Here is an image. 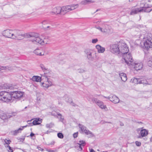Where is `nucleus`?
Wrapping results in <instances>:
<instances>
[{
	"mask_svg": "<svg viewBox=\"0 0 152 152\" xmlns=\"http://www.w3.org/2000/svg\"><path fill=\"white\" fill-rule=\"evenodd\" d=\"M12 93L4 91L0 92V100L4 102H9L12 100Z\"/></svg>",
	"mask_w": 152,
	"mask_h": 152,
	"instance_id": "1",
	"label": "nucleus"
},
{
	"mask_svg": "<svg viewBox=\"0 0 152 152\" xmlns=\"http://www.w3.org/2000/svg\"><path fill=\"white\" fill-rule=\"evenodd\" d=\"M78 7V4H74L65 6H63L61 7V15H64L67 12L76 9Z\"/></svg>",
	"mask_w": 152,
	"mask_h": 152,
	"instance_id": "2",
	"label": "nucleus"
},
{
	"mask_svg": "<svg viewBox=\"0 0 152 152\" xmlns=\"http://www.w3.org/2000/svg\"><path fill=\"white\" fill-rule=\"evenodd\" d=\"M29 36L30 37H32L31 41L34 43H38L42 45H44L48 44V41L45 38L42 39L39 37L34 36L33 35H29Z\"/></svg>",
	"mask_w": 152,
	"mask_h": 152,
	"instance_id": "3",
	"label": "nucleus"
},
{
	"mask_svg": "<svg viewBox=\"0 0 152 152\" xmlns=\"http://www.w3.org/2000/svg\"><path fill=\"white\" fill-rule=\"evenodd\" d=\"M119 54L123 55L125 53H127L129 51L128 47L125 42L123 41H120Z\"/></svg>",
	"mask_w": 152,
	"mask_h": 152,
	"instance_id": "4",
	"label": "nucleus"
},
{
	"mask_svg": "<svg viewBox=\"0 0 152 152\" xmlns=\"http://www.w3.org/2000/svg\"><path fill=\"white\" fill-rule=\"evenodd\" d=\"M124 60L125 63L128 65L134 64V60L130 53H125L122 56Z\"/></svg>",
	"mask_w": 152,
	"mask_h": 152,
	"instance_id": "5",
	"label": "nucleus"
},
{
	"mask_svg": "<svg viewBox=\"0 0 152 152\" xmlns=\"http://www.w3.org/2000/svg\"><path fill=\"white\" fill-rule=\"evenodd\" d=\"M120 43V41L119 42L111 45L110 46V51L111 52L113 53H115L117 54H119Z\"/></svg>",
	"mask_w": 152,
	"mask_h": 152,
	"instance_id": "6",
	"label": "nucleus"
},
{
	"mask_svg": "<svg viewBox=\"0 0 152 152\" xmlns=\"http://www.w3.org/2000/svg\"><path fill=\"white\" fill-rule=\"evenodd\" d=\"M11 93L12 97L16 99H20L24 94V93L21 91H14Z\"/></svg>",
	"mask_w": 152,
	"mask_h": 152,
	"instance_id": "7",
	"label": "nucleus"
},
{
	"mask_svg": "<svg viewBox=\"0 0 152 152\" xmlns=\"http://www.w3.org/2000/svg\"><path fill=\"white\" fill-rule=\"evenodd\" d=\"M79 127L82 132H84L86 134L88 135L90 137L93 136L92 133L89 130H87L86 127L84 125L79 124Z\"/></svg>",
	"mask_w": 152,
	"mask_h": 152,
	"instance_id": "8",
	"label": "nucleus"
},
{
	"mask_svg": "<svg viewBox=\"0 0 152 152\" xmlns=\"http://www.w3.org/2000/svg\"><path fill=\"white\" fill-rule=\"evenodd\" d=\"M3 35L6 37L12 39V30L7 29L4 31L2 32Z\"/></svg>",
	"mask_w": 152,
	"mask_h": 152,
	"instance_id": "9",
	"label": "nucleus"
},
{
	"mask_svg": "<svg viewBox=\"0 0 152 152\" xmlns=\"http://www.w3.org/2000/svg\"><path fill=\"white\" fill-rule=\"evenodd\" d=\"M145 49L148 50L152 48V41H143Z\"/></svg>",
	"mask_w": 152,
	"mask_h": 152,
	"instance_id": "10",
	"label": "nucleus"
},
{
	"mask_svg": "<svg viewBox=\"0 0 152 152\" xmlns=\"http://www.w3.org/2000/svg\"><path fill=\"white\" fill-rule=\"evenodd\" d=\"M143 11L145 12V8L140 7L139 8L134 9L132 10V11L130 12V15H134L138 13L139 12H140Z\"/></svg>",
	"mask_w": 152,
	"mask_h": 152,
	"instance_id": "11",
	"label": "nucleus"
},
{
	"mask_svg": "<svg viewBox=\"0 0 152 152\" xmlns=\"http://www.w3.org/2000/svg\"><path fill=\"white\" fill-rule=\"evenodd\" d=\"M86 53L87 57L88 59L91 61H93L95 60V57L94 56H92V55L91 50L87 49L85 51Z\"/></svg>",
	"mask_w": 152,
	"mask_h": 152,
	"instance_id": "12",
	"label": "nucleus"
},
{
	"mask_svg": "<svg viewBox=\"0 0 152 152\" xmlns=\"http://www.w3.org/2000/svg\"><path fill=\"white\" fill-rule=\"evenodd\" d=\"M133 64H134L131 65V66H132L136 70H140L142 68V64L141 63H137L134 62Z\"/></svg>",
	"mask_w": 152,
	"mask_h": 152,
	"instance_id": "13",
	"label": "nucleus"
},
{
	"mask_svg": "<svg viewBox=\"0 0 152 152\" xmlns=\"http://www.w3.org/2000/svg\"><path fill=\"white\" fill-rule=\"evenodd\" d=\"M34 53L37 56H44L45 53L42 48H38L35 49L34 51Z\"/></svg>",
	"mask_w": 152,
	"mask_h": 152,
	"instance_id": "14",
	"label": "nucleus"
},
{
	"mask_svg": "<svg viewBox=\"0 0 152 152\" xmlns=\"http://www.w3.org/2000/svg\"><path fill=\"white\" fill-rule=\"evenodd\" d=\"M12 39L18 38V37L20 36V31L17 30H12Z\"/></svg>",
	"mask_w": 152,
	"mask_h": 152,
	"instance_id": "15",
	"label": "nucleus"
},
{
	"mask_svg": "<svg viewBox=\"0 0 152 152\" xmlns=\"http://www.w3.org/2000/svg\"><path fill=\"white\" fill-rule=\"evenodd\" d=\"M152 41V34L147 33L145 34L143 38V41Z\"/></svg>",
	"mask_w": 152,
	"mask_h": 152,
	"instance_id": "16",
	"label": "nucleus"
},
{
	"mask_svg": "<svg viewBox=\"0 0 152 152\" xmlns=\"http://www.w3.org/2000/svg\"><path fill=\"white\" fill-rule=\"evenodd\" d=\"M61 8L60 7H57L54 8L52 12V13L56 14L61 15Z\"/></svg>",
	"mask_w": 152,
	"mask_h": 152,
	"instance_id": "17",
	"label": "nucleus"
},
{
	"mask_svg": "<svg viewBox=\"0 0 152 152\" xmlns=\"http://www.w3.org/2000/svg\"><path fill=\"white\" fill-rule=\"evenodd\" d=\"M96 48L97 50V52L99 53H103L105 51L104 48L102 47L99 45H97L96 46Z\"/></svg>",
	"mask_w": 152,
	"mask_h": 152,
	"instance_id": "18",
	"label": "nucleus"
},
{
	"mask_svg": "<svg viewBox=\"0 0 152 152\" xmlns=\"http://www.w3.org/2000/svg\"><path fill=\"white\" fill-rule=\"evenodd\" d=\"M102 27L103 31H103V33H108L110 31V27L109 26L103 24L102 25Z\"/></svg>",
	"mask_w": 152,
	"mask_h": 152,
	"instance_id": "19",
	"label": "nucleus"
},
{
	"mask_svg": "<svg viewBox=\"0 0 152 152\" xmlns=\"http://www.w3.org/2000/svg\"><path fill=\"white\" fill-rule=\"evenodd\" d=\"M110 101L115 104H116L119 102V99L116 96L113 95L110 97Z\"/></svg>",
	"mask_w": 152,
	"mask_h": 152,
	"instance_id": "20",
	"label": "nucleus"
},
{
	"mask_svg": "<svg viewBox=\"0 0 152 152\" xmlns=\"http://www.w3.org/2000/svg\"><path fill=\"white\" fill-rule=\"evenodd\" d=\"M42 122V119L39 118H36L34 119L32 122L33 125H37L40 124Z\"/></svg>",
	"mask_w": 152,
	"mask_h": 152,
	"instance_id": "21",
	"label": "nucleus"
},
{
	"mask_svg": "<svg viewBox=\"0 0 152 152\" xmlns=\"http://www.w3.org/2000/svg\"><path fill=\"white\" fill-rule=\"evenodd\" d=\"M141 136H139L138 137V138H141V137H145L148 134V131L145 129H142L141 130Z\"/></svg>",
	"mask_w": 152,
	"mask_h": 152,
	"instance_id": "22",
	"label": "nucleus"
},
{
	"mask_svg": "<svg viewBox=\"0 0 152 152\" xmlns=\"http://www.w3.org/2000/svg\"><path fill=\"white\" fill-rule=\"evenodd\" d=\"M119 75L122 81L124 82H125L126 81L127 78L126 74L122 72L119 73Z\"/></svg>",
	"mask_w": 152,
	"mask_h": 152,
	"instance_id": "23",
	"label": "nucleus"
},
{
	"mask_svg": "<svg viewBox=\"0 0 152 152\" xmlns=\"http://www.w3.org/2000/svg\"><path fill=\"white\" fill-rule=\"evenodd\" d=\"M85 142L83 141H80L79 143H78V150L80 151H81L82 150V146H83L85 145Z\"/></svg>",
	"mask_w": 152,
	"mask_h": 152,
	"instance_id": "24",
	"label": "nucleus"
},
{
	"mask_svg": "<svg viewBox=\"0 0 152 152\" xmlns=\"http://www.w3.org/2000/svg\"><path fill=\"white\" fill-rule=\"evenodd\" d=\"M96 104L101 109H105L106 108V106L104 105L103 104V103L99 100V101Z\"/></svg>",
	"mask_w": 152,
	"mask_h": 152,
	"instance_id": "25",
	"label": "nucleus"
},
{
	"mask_svg": "<svg viewBox=\"0 0 152 152\" xmlns=\"http://www.w3.org/2000/svg\"><path fill=\"white\" fill-rule=\"evenodd\" d=\"M41 77L38 76H33L32 78V80L37 82H40Z\"/></svg>",
	"mask_w": 152,
	"mask_h": 152,
	"instance_id": "26",
	"label": "nucleus"
},
{
	"mask_svg": "<svg viewBox=\"0 0 152 152\" xmlns=\"http://www.w3.org/2000/svg\"><path fill=\"white\" fill-rule=\"evenodd\" d=\"M88 100L90 101V99L91 100V101L93 103H95L96 104L98 101H99V100L98 99L96 98L95 97H92L91 96H90L89 97L88 99Z\"/></svg>",
	"mask_w": 152,
	"mask_h": 152,
	"instance_id": "27",
	"label": "nucleus"
},
{
	"mask_svg": "<svg viewBox=\"0 0 152 152\" xmlns=\"http://www.w3.org/2000/svg\"><path fill=\"white\" fill-rule=\"evenodd\" d=\"M139 81H140V84L142 83L144 84H147L150 85V84L148 83L146 80L144 78H140Z\"/></svg>",
	"mask_w": 152,
	"mask_h": 152,
	"instance_id": "28",
	"label": "nucleus"
},
{
	"mask_svg": "<svg viewBox=\"0 0 152 152\" xmlns=\"http://www.w3.org/2000/svg\"><path fill=\"white\" fill-rule=\"evenodd\" d=\"M88 2L93 3L94 2V1L92 0H85L82 1V3L83 4H86Z\"/></svg>",
	"mask_w": 152,
	"mask_h": 152,
	"instance_id": "29",
	"label": "nucleus"
},
{
	"mask_svg": "<svg viewBox=\"0 0 152 152\" xmlns=\"http://www.w3.org/2000/svg\"><path fill=\"white\" fill-rule=\"evenodd\" d=\"M4 142H5L4 145L5 147H6L7 145H9L11 142L10 140L7 139L4 140Z\"/></svg>",
	"mask_w": 152,
	"mask_h": 152,
	"instance_id": "30",
	"label": "nucleus"
},
{
	"mask_svg": "<svg viewBox=\"0 0 152 152\" xmlns=\"http://www.w3.org/2000/svg\"><path fill=\"white\" fill-rule=\"evenodd\" d=\"M139 80H140V78H134L132 80V81L134 83H135L140 84V81H139Z\"/></svg>",
	"mask_w": 152,
	"mask_h": 152,
	"instance_id": "31",
	"label": "nucleus"
},
{
	"mask_svg": "<svg viewBox=\"0 0 152 152\" xmlns=\"http://www.w3.org/2000/svg\"><path fill=\"white\" fill-rule=\"evenodd\" d=\"M54 126V124L52 123H50L49 124H46V126L48 128H52Z\"/></svg>",
	"mask_w": 152,
	"mask_h": 152,
	"instance_id": "32",
	"label": "nucleus"
},
{
	"mask_svg": "<svg viewBox=\"0 0 152 152\" xmlns=\"http://www.w3.org/2000/svg\"><path fill=\"white\" fill-rule=\"evenodd\" d=\"M148 65L151 67H152V58H150L149 60L148 61Z\"/></svg>",
	"mask_w": 152,
	"mask_h": 152,
	"instance_id": "33",
	"label": "nucleus"
},
{
	"mask_svg": "<svg viewBox=\"0 0 152 152\" xmlns=\"http://www.w3.org/2000/svg\"><path fill=\"white\" fill-rule=\"evenodd\" d=\"M6 146V148L9 152H13V150L9 146V145H7Z\"/></svg>",
	"mask_w": 152,
	"mask_h": 152,
	"instance_id": "34",
	"label": "nucleus"
},
{
	"mask_svg": "<svg viewBox=\"0 0 152 152\" xmlns=\"http://www.w3.org/2000/svg\"><path fill=\"white\" fill-rule=\"evenodd\" d=\"M1 118L2 119H5L7 118V115L6 114H3L0 116Z\"/></svg>",
	"mask_w": 152,
	"mask_h": 152,
	"instance_id": "35",
	"label": "nucleus"
},
{
	"mask_svg": "<svg viewBox=\"0 0 152 152\" xmlns=\"http://www.w3.org/2000/svg\"><path fill=\"white\" fill-rule=\"evenodd\" d=\"M21 130V128H20L18 130H15L13 132V133L15 135L17 134L18 133L20 132Z\"/></svg>",
	"mask_w": 152,
	"mask_h": 152,
	"instance_id": "36",
	"label": "nucleus"
},
{
	"mask_svg": "<svg viewBox=\"0 0 152 152\" xmlns=\"http://www.w3.org/2000/svg\"><path fill=\"white\" fill-rule=\"evenodd\" d=\"M49 23V22L47 20H44L42 22V25L43 27H44V26L45 25L48 24Z\"/></svg>",
	"mask_w": 152,
	"mask_h": 152,
	"instance_id": "37",
	"label": "nucleus"
},
{
	"mask_svg": "<svg viewBox=\"0 0 152 152\" xmlns=\"http://www.w3.org/2000/svg\"><path fill=\"white\" fill-rule=\"evenodd\" d=\"M58 137L61 139H63L64 138V135L61 133H58L57 134Z\"/></svg>",
	"mask_w": 152,
	"mask_h": 152,
	"instance_id": "38",
	"label": "nucleus"
},
{
	"mask_svg": "<svg viewBox=\"0 0 152 152\" xmlns=\"http://www.w3.org/2000/svg\"><path fill=\"white\" fill-rule=\"evenodd\" d=\"M5 70L7 69L9 71H11L13 69V67L12 66H5Z\"/></svg>",
	"mask_w": 152,
	"mask_h": 152,
	"instance_id": "39",
	"label": "nucleus"
},
{
	"mask_svg": "<svg viewBox=\"0 0 152 152\" xmlns=\"http://www.w3.org/2000/svg\"><path fill=\"white\" fill-rule=\"evenodd\" d=\"M40 66L44 72H45V71L47 70L43 64H40Z\"/></svg>",
	"mask_w": 152,
	"mask_h": 152,
	"instance_id": "40",
	"label": "nucleus"
},
{
	"mask_svg": "<svg viewBox=\"0 0 152 152\" xmlns=\"http://www.w3.org/2000/svg\"><path fill=\"white\" fill-rule=\"evenodd\" d=\"M47 81H46V83H47V85H48V87L51 86L52 85V82L50 81H48V79L47 78Z\"/></svg>",
	"mask_w": 152,
	"mask_h": 152,
	"instance_id": "41",
	"label": "nucleus"
},
{
	"mask_svg": "<svg viewBox=\"0 0 152 152\" xmlns=\"http://www.w3.org/2000/svg\"><path fill=\"white\" fill-rule=\"evenodd\" d=\"M42 85L44 87L46 88H48V85H47V83L45 82V83H42Z\"/></svg>",
	"mask_w": 152,
	"mask_h": 152,
	"instance_id": "42",
	"label": "nucleus"
},
{
	"mask_svg": "<svg viewBox=\"0 0 152 152\" xmlns=\"http://www.w3.org/2000/svg\"><path fill=\"white\" fill-rule=\"evenodd\" d=\"M96 28L100 31L101 32H103V31H103L102 27H101L99 26L96 27Z\"/></svg>",
	"mask_w": 152,
	"mask_h": 152,
	"instance_id": "43",
	"label": "nucleus"
},
{
	"mask_svg": "<svg viewBox=\"0 0 152 152\" xmlns=\"http://www.w3.org/2000/svg\"><path fill=\"white\" fill-rule=\"evenodd\" d=\"M51 26H47L46 27V28H45L46 30H51V29H52L53 28V27H52L53 25H51Z\"/></svg>",
	"mask_w": 152,
	"mask_h": 152,
	"instance_id": "44",
	"label": "nucleus"
},
{
	"mask_svg": "<svg viewBox=\"0 0 152 152\" xmlns=\"http://www.w3.org/2000/svg\"><path fill=\"white\" fill-rule=\"evenodd\" d=\"M98 41L97 39H92V43L94 44L96 43Z\"/></svg>",
	"mask_w": 152,
	"mask_h": 152,
	"instance_id": "45",
	"label": "nucleus"
},
{
	"mask_svg": "<svg viewBox=\"0 0 152 152\" xmlns=\"http://www.w3.org/2000/svg\"><path fill=\"white\" fill-rule=\"evenodd\" d=\"M78 72L82 73L85 72V70L83 69H79L77 70Z\"/></svg>",
	"mask_w": 152,
	"mask_h": 152,
	"instance_id": "46",
	"label": "nucleus"
},
{
	"mask_svg": "<svg viewBox=\"0 0 152 152\" xmlns=\"http://www.w3.org/2000/svg\"><path fill=\"white\" fill-rule=\"evenodd\" d=\"M5 66H0V71L2 70H5Z\"/></svg>",
	"mask_w": 152,
	"mask_h": 152,
	"instance_id": "47",
	"label": "nucleus"
},
{
	"mask_svg": "<svg viewBox=\"0 0 152 152\" xmlns=\"http://www.w3.org/2000/svg\"><path fill=\"white\" fill-rule=\"evenodd\" d=\"M57 114L58 115L60 116V120L61 121H62L64 119V118H63L62 117V116L61 115L60 113H57Z\"/></svg>",
	"mask_w": 152,
	"mask_h": 152,
	"instance_id": "48",
	"label": "nucleus"
},
{
	"mask_svg": "<svg viewBox=\"0 0 152 152\" xmlns=\"http://www.w3.org/2000/svg\"><path fill=\"white\" fill-rule=\"evenodd\" d=\"M135 144H136V145H137L138 146H140L141 145V142H138V141H136L135 142Z\"/></svg>",
	"mask_w": 152,
	"mask_h": 152,
	"instance_id": "49",
	"label": "nucleus"
},
{
	"mask_svg": "<svg viewBox=\"0 0 152 152\" xmlns=\"http://www.w3.org/2000/svg\"><path fill=\"white\" fill-rule=\"evenodd\" d=\"M64 98H66L65 100L66 102H70V101L69 100V99H68L69 98L68 96H65Z\"/></svg>",
	"mask_w": 152,
	"mask_h": 152,
	"instance_id": "50",
	"label": "nucleus"
},
{
	"mask_svg": "<svg viewBox=\"0 0 152 152\" xmlns=\"http://www.w3.org/2000/svg\"><path fill=\"white\" fill-rule=\"evenodd\" d=\"M77 134H78V133L77 132L73 134V136L75 138L77 137Z\"/></svg>",
	"mask_w": 152,
	"mask_h": 152,
	"instance_id": "51",
	"label": "nucleus"
},
{
	"mask_svg": "<svg viewBox=\"0 0 152 152\" xmlns=\"http://www.w3.org/2000/svg\"><path fill=\"white\" fill-rule=\"evenodd\" d=\"M44 75H45V77H49L50 76L49 75V73H44Z\"/></svg>",
	"mask_w": 152,
	"mask_h": 152,
	"instance_id": "52",
	"label": "nucleus"
},
{
	"mask_svg": "<svg viewBox=\"0 0 152 152\" xmlns=\"http://www.w3.org/2000/svg\"><path fill=\"white\" fill-rule=\"evenodd\" d=\"M4 87H5L6 88H10V86H9L7 85V84L4 85Z\"/></svg>",
	"mask_w": 152,
	"mask_h": 152,
	"instance_id": "53",
	"label": "nucleus"
},
{
	"mask_svg": "<svg viewBox=\"0 0 152 152\" xmlns=\"http://www.w3.org/2000/svg\"><path fill=\"white\" fill-rule=\"evenodd\" d=\"M47 151L48 152H55V151L54 150L48 149L47 150Z\"/></svg>",
	"mask_w": 152,
	"mask_h": 152,
	"instance_id": "54",
	"label": "nucleus"
},
{
	"mask_svg": "<svg viewBox=\"0 0 152 152\" xmlns=\"http://www.w3.org/2000/svg\"><path fill=\"white\" fill-rule=\"evenodd\" d=\"M7 118H10L12 116V114H7Z\"/></svg>",
	"mask_w": 152,
	"mask_h": 152,
	"instance_id": "55",
	"label": "nucleus"
},
{
	"mask_svg": "<svg viewBox=\"0 0 152 152\" xmlns=\"http://www.w3.org/2000/svg\"><path fill=\"white\" fill-rule=\"evenodd\" d=\"M32 120V119L30 121H27V122H28V124H31L30 125L31 126H32L33 125L32 123L31 124V123H30V122H31V121Z\"/></svg>",
	"mask_w": 152,
	"mask_h": 152,
	"instance_id": "56",
	"label": "nucleus"
},
{
	"mask_svg": "<svg viewBox=\"0 0 152 152\" xmlns=\"http://www.w3.org/2000/svg\"><path fill=\"white\" fill-rule=\"evenodd\" d=\"M27 125H26V126H22L21 127V130H23V129L25 128V127H26L27 126Z\"/></svg>",
	"mask_w": 152,
	"mask_h": 152,
	"instance_id": "57",
	"label": "nucleus"
},
{
	"mask_svg": "<svg viewBox=\"0 0 152 152\" xmlns=\"http://www.w3.org/2000/svg\"><path fill=\"white\" fill-rule=\"evenodd\" d=\"M55 143V142L54 141H53L51 142L50 144L51 145H53Z\"/></svg>",
	"mask_w": 152,
	"mask_h": 152,
	"instance_id": "58",
	"label": "nucleus"
},
{
	"mask_svg": "<svg viewBox=\"0 0 152 152\" xmlns=\"http://www.w3.org/2000/svg\"><path fill=\"white\" fill-rule=\"evenodd\" d=\"M34 134L33 133L31 132V134H30V136L31 137H33V136H34Z\"/></svg>",
	"mask_w": 152,
	"mask_h": 152,
	"instance_id": "59",
	"label": "nucleus"
},
{
	"mask_svg": "<svg viewBox=\"0 0 152 152\" xmlns=\"http://www.w3.org/2000/svg\"><path fill=\"white\" fill-rule=\"evenodd\" d=\"M90 152H95V151L93 149H91L90 150Z\"/></svg>",
	"mask_w": 152,
	"mask_h": 152,
	"instance_id": "60",
	"label": "nucleus"
},
{
	"mask_svg": "<svg viewBox=\"0 0 152 152\" xmlns=\"http://www.w3.org/2000/svg\"><path fill=\"white\" fill-rule=\"evenodd\" d=\"M104 97L106 98H107L108 99H110V97H106V96H103Z\"/></svg>",
	"mask_w": 152,
	"mask_h": 152,
	"instance_id": "61",
	"label": "nucleus"
},
{
	"mask_svg": "<svg viewBox=\"0 0 152 152\" xmlns=\"http://www.w3.org/2000/svg\"><path fill=\"white\" fill-rule=\"evenodd\" d=\"M100 96V95L96 94V95H95L94 96H96V97H97V96Z\"/></svg>",
	"mask_w": 152,
	"mask_h": 152,
	"instance_id": "62",
	"label": "nucleus"
},
{
	"mask_svg": "<svg viewBox=\"0 0 152 152\" xmlns=\"http://www.w3.org/2000/svg\"><path fill=\"white\" fill-rule=\"evenodd\" d=\"M39 148V150H42V151L43 150V149L41 148Z\"/></svg>",
	"mask_w": 152,
	"mask_h": 152,
	"instance_id": "63",
	"label": "nucleus"
},
{
	"mask_svg": "<svg viewBox=\"0 0 152 152\" xmlns=\"http://www.w3.org/2000/svg\"><path fill=\"white\" fill-rule=\"evenodd\" d=\"M150 141L152 142V138H151L150 139Z\"/></svg>",
	"mask_w": 152,
	"mask_h": 152,
	"instance_id": "64",
	"label": "nucleus"
}]
</instances>
